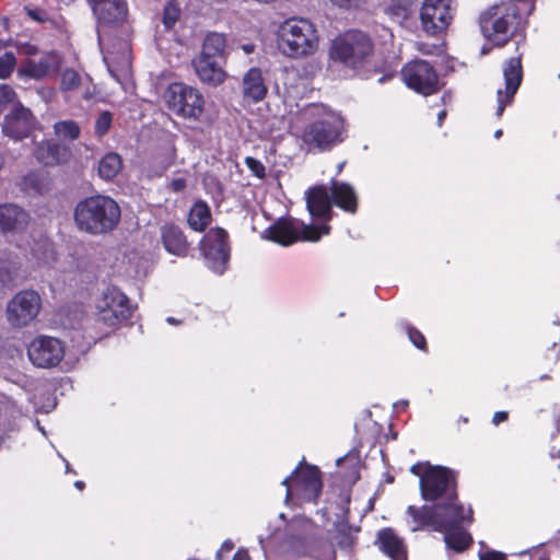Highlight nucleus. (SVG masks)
<instances>
[{
	"label": "nucleus",
	"mask_w": 560,
	"mask_h": 560,
	"mask_svg": "<svg viewBox=\"0 0 560 560\" xmlns=\"http://www.w3.org/2000/svg\"><path fill=\"white\" fill-rule=\"evenodd\" d=\"M200 246L208 267L222 273L230 257L226 232L221 228L211 229L205 235Z\"/></svg>",
	"instance_id": "4468645a"
},
{
	"label": "nucleus",
	"mask_w": 560,
	"mask_h": 560,
	"mask_svg": "<svg viewBox=\"0 0 560 560\" xmlns=\"http://www.w3.org/2000/svg\"><path fill=\"white\" fill-rule=\"evenodd\" d=\"M508 419V412L506 411H498L493 416V423L498 425L499 423L505 421Z\"/></svg>",
	"instance_id": "3c124183"
},
{
	"label": "nucleus",
	"mask_w": 560,
	"mask_h": 560,
	"mask_svg": "<svg viewBox=\"0 0 560 560\" xmlns=\"http://www.w3.org/2000/svg\"><path fill=\"white\" fill-rule=\"evenodd\" d=\"M330 228L326 224L320 226L306 225L295 219H281L270 226L265 235L283 246L291 245L298 241L317 242L323 235H327Z\"/></svg>",
	"instance_id": "1a4fd4ad"
},
{
	"label": "nucleus",
	"mask_w": 560,
	"mask_h": 560,
	"mask_svg": "<svg viewBox=\"0 0 560 560\" xmlns=\"http://www.w3.org/2000/svg\"><path fill=\"white\" fill-rule=\"evenodd\" d=\"M180 15V8L179 4L175 0H170L165 4L164 12H163V24L165 28L170 30L172 28Z\"/></svg>",
	"instance_id": "e433bc0d"
},
{
	"label": "nucleus",
	"mask_w": 560,
	"mask_h": 560,
	"mask_svg": "<svg viewBox=\"0 0 560 560\" xmlns=\"http://www.w3.org/2000/svg\"><path fill=\"white\" fill-rule=\"evenodd\" d=\"M277 45L287 57H308L319 48V34L311 21L291 18L280 24L277 31Z\"/></svg>",
	"instance_id": "7ed1b4c3"
},
{
	"label": "nucleus",
	"mask_w": 560,
	"mask_h": 560,
	"mask_svg": "<svg viewBox=\"0 0 560 560\" xmlns=\"http://www.w3.org/2000/svg\"><path fill=\"white\" fill-rule=\"evenodd\" d=\"M36 160L47 166H55L66 163L70 158V151L67 147L57 144L51 140L39 142L35 149Z\"/></svg>",
	"instance_id": "393cba45"
},
{
	"label": "nucleus",
	"mask_w": 560,
	"mask_h": 560,
	"mask_svg": "<svg viewBox=\"0 0 560 560\" xmlns=\"http://www.w3.org/2000/svg\"><path fill=\"white\" fill-rule=\"evenodd\" d=\"M445 116H446V112L445 110H442V112L439 113V115H438V122H439L440 126L442 125V121L445 118Z\"/></svg>",
	"instance_id": "6e6d98bb"
},
{
	"label": "nucleus",
	"mask_w": 560,
	"mask_h": 560,
	"mask_svg": "<svg viewBox=\"0 0 560 560\" xmlns=\"http://www.w3.org/2000/svg\"><path fill=\"white\" fill-rule=\"evenodd\" d=\"M307 210L314 218L329 219L331 199L325 186H315L306 191Z\"/></svg>",
	"instance_id": "a878e982"
},
{
	"label": "nucleus",
	"mask_w": 560,
	"mask_h": 560,
	"mask_svg": "<svg viewBox=\"0 0 560 560\" xmlns=\"http://www.w3.org/2000/svg\"><path fill=\"white\" fill-rule=\"evenodd\" d=\"M420 50H421L423 54H430V52H431L430 50H427V49H423V48H420Z\"/></svg>",
	"instance_id": "052dcab7"
},
{
	"label": "nucleus",
	"mask_w": 560,
	"mask_h": 560,
	"mask_svg": "<svg viewBox=\"0 0 560 560\" xmlns=\"http://www.w3.org/2000/svg\"><path fill=\"white\" fill-rule=\"evenodd\" d=\"M35 125L36 119L32 112L22 104H18L4 116L2 132L13 140H21L30 136Z\"/></svg>",
	"instance_id": "a211bd4d"
},
{
	"label": "nucleus",
	"mask_w": 560,
	"mask_h": 560,
	"mask_svg": "<svg viewBox=\"0 0 560 560\" xmlns=\"http://www.w3.org/2000/svg\"><path fill=\"white\" fill-rule=\"evenodd\" d=\"M241 90L245 103L255 104L261 102L268 92L261 69L257 67L248 69L242 78Z\"/></svg>",
	"instance_id": "4be33fe9"
},
{
	"label": "nucleus",
	"mask_w": 560,
	"mask_h": 560,
	"mask_svg": "<svg viewBox=\"0 0 560 560\" xmlns=\"http://www.w3.org/2000/svg\"><path fill=\"white\" fill-rule=\"evenodd\" d=\"M26 354L34 366L52 369L65 358L66 347L58 338L37 336L27 345Z\"/></svg>",
	"instance_id": "9d476101"
},
{
	"label": "nucleus",
	"mask_w": 560,
	"mask_h": 560,
	"mask_svg": "<svg viewBox=\"0 0 560 560\" xmlns=\"http://www.w3.org/2000/svg\"><path fill=\"white\" fill-rule=\"evenodd\" d=\"M186 183L184 179H175L172 182L171 186L175 191H179L185 187Z\"/></svg>",
	"instance_id": "603ef678"
},
{
	"label": "nucleus",
	"mask_w": 560,
	"mask_h": 560,
	"mask_svg": "<svg viewBox=\"0 0 560 560\" xmlns=\"http://www.w3.org/2000/svg\"><path fill=\"white\" fill-rule=\"evenodd\" d=\"M166 107L176 116L198 121L205 113V97L190 85L175 82L168 85L163 95Z\"/></svg>",
	"instance_id": "0eeeda50"
},
{
	"label": "nucleus",
	"mask_w": 560,
	"mask_h": 560,
	"mask_svg": "<svg viewBox=\"0 0 560 560\" xmlns=\"http://www.w3.org/2000/svg\"><path fill=\"white\" fill-rule=\"evenodd\" d=\"M411 472L420 477V489L424 500L434 501L445 497L447 503H443V505H458L453 489L454 476L451 470L419 463L411 467Z\"/></svg>",
	"instance_id": "39448f33"
},
{
	"label": "nucleus",
	"mask_w": 560,
	"mask_h": 560,
	"mask_svg": "<svg viewBox=\"0 0 560 560\" xmlns=\"http://www.w3.org/2000/svg\"><path fill=\"white\" fill-rule=\"evenodd\" d=\"M501 136H502V130H501V129H499V130H497V131L494 132V137H495L497 139H499Z\"/></svg>",
	"instance_id": "13d9d810"
},
{
	"label": "nucleus",
	"mask_w": 560,
	"mask_h": 560,
	"mask_svg": "<svg viewBox=\"0 0 560 560\" xmlns=\"http://www.w3.org/2000/svg\"><path fill=\"white\" fill-rule=\"evenodd\" d=\"M503 75L505 81V89L502 91L498 90V107L497 116L500 117L506 105L511 104L516 91L522 82V65L520 58H511L506 61L503 68Z\"/></svg>",
	"instance_id": "6ab92c4d"
},
{
	"label": "nucleus",
	"mask_w": 560,
	"mask_h": 560,
	"mask_svg": "<svg viewBox=\"0 0 560 560\" xmlns=\"http://www.w3.org/2000/svg\"><path fill=\"white\" fill-rule=\"evenodd\" d=\"M14 105L21 104L18 101V95L15 91L8 84H0V110L3 109L7 105Z\"/></svg>",
	"instance_id": "58836bf2"
},
{
	"label": "nucleus",
	"mask_w": 560,
	"mask_h": 560,
	"mask_svg": "<svg viewBox=\"0 0 560 560\" xmlns=\"http://www.w3.org/2000/svg\"><path fill=\"white\" fill-rule=\"evenodd\" d=\"M18 50L21 55L27 56V57H31V56H34L37 54V47L32 44H28V43L20 44L18 47Z\"/></svg>",
	"instance_id": "09e8293b"
},
{
	"label": "nucleus",
	"mask_w": 560,
	"mask_h": 560,
	"mask_svg": "<svg viewBox=\"0 0 560 560\" xmlns=\"http://www.w3.org/2000/svg\"><path fill=\"white\" fill-rule=\"evenodd\" d=\"M54 130L57 137L63 140H74L80 135V127L71 120L56 122Z\"/></svg>",
	"instance_id": "c9c22d12"
},
{
	"label": "nucleus",
	"mask_w": 560,
	"mask_h": 560,
	"mask_svg": "<svg viewBox=\"0 0 560 560\" xmlns=\"http://www.w3.org/2000/svg\"><path fill=\"white\" fill-rule=\"evenodd\" d=\"M451 510L457 511V508L454 504H436L432 509H416L415 506H409L407 512L412 517L415 523L412 530H418L424 526H432L435 530H442L443 528H445V526H447V523L445 522V516L448 514Z\"/></svg>",
	"instance_id": "aec40b11"
},
{
	"label": "nucleus",
	"mask_w": 560,
	"mask_h": 560,
	"mask_svg": "<svg viewBox=\"0 0 560 560\" xmlns=\"http://www.w3.org/2000/svg\"><path fill=\"white\" fill-rule=\"evenodd\" d=\"M38 178L35 174L28 175L23 179L22 186L24 189H34L35 191H40V187L38 186Z\"/></svg>",
	"instance_id": "49530a36"
},
{
	"label": "nucleus",
	"mask_w": 560,
	"mask_h": 560,
	"mask_svg": "<svg viewBox=\"0 0 560 560\" xmlns=\"http://www.w3.org/2000/svg\"><path fill=\"white\" fill-rule=\"evenodd\" d=\"M234 545L228 540L222 544L217 552V560H225L224 558L233 550Z\"/></svg>",
	"instance_id": "de8ad7c7"
},
{
	"label": "nucleus",
	"mask_w": 560,
	"mask_h": 560,
	"mask_svg": "<svg viewBox=\"0 0 560 560\" xmlns=\"http://www.w3.org/2000/svg\"><path fill=\"white\" fill-rule=\"evenodd\" d=\"M401 75L408 88L416 92L430 95L439 90V77L433 67L424 60H416L407 63Z\"/></svg>",
	"instance_id": "dca6fc26"
},
{
	"label": "nucleus",
	"mask_w": 560,
	"mask_h": 560,
	"mask_svg": "<svg viewBox=\"0 0 560 560\" xmlns=\"http://www.w3.org/2000/svg\"><path fill=\"white\" fill-rule=\"evenodd\" d=\"M304 116L310 121L301 133V140L308 151H327L345 140V120L337 112L325 105H312Z\"/></svg>",
	"instance_id": "f257e3e1"
},
{
	"label": "nucleus",
	"mask_w": 560,
	"mask_h": 560,
	"mask_svg": "<svg viewBox=\"0 0 560 560\" xmlns=\"http://www.w3.org/2000/svg\"><path fill=\"white\" fill-rule=\"evenodd\" d=\"M457 511H450L445 516L447 526L444 532V541L446 546L455 551H463L469 547L472 541L471 536L460 526L463 523L472 522V511L468 508L466 511L462 505H455Z\"/></svg>",
	"instance_id": "2eb2a0df"
},
{
	"label": "nucleus",
	"mask_w": 560,
	"mask_h": 560,
	"mask_svg": "<svg viewBox=\"0 0 560 560\" xmlns=\"http://www.w3.org/2000/svg\"><path fill=\"white\" fill-rule=\"evenodd\" d=\"M408 336H409V339L410 341L419 349H423L424 346H425V339L423 337V335L413 329V328H409L408 329Z\"/></svg>",
	"instance_id": "c03bdc74"
},
{
	"label": "nucleus",
	"mask_w": 560,
	"mask_h": 560,
	"mask_svg": "<svg viewBox=\"0 0 560 560\" xmlns=\"http://www.w3.org/2000/svg\"><path fill=\"white\" fill-rule=\"evenodd\" d=\"M188 224L196 232H202L211 222V211L203 201H197L188 213Z\"/></svg>",
	"instance_id": "7c9ffc66"
},
{
	"label": "nucleus",
	"mask_w": 560,
	"mask_h": 560,
	"mask_svg": "<svg viewBox=\"0 0 560 560\" xmlns=\"http://www.w3.org/2000/svg\"><path fill=\"white\" fill-rule=\"evenodd\" d=\"M377 540L380 549L392 560H407V549L404 541L390 528L381 530Z\"/></svg>",
	"instance_id": "c85d7f7f"
},
{
	"label": "nucleus",
	"mask_w": 560,
	"mask_h": 560,
	"mask_svg": "<svg viewBox=\"0 0 560 560\" xmlns=\"http://www.w3.org/2000/svg\"><path fill=\"white\" fill-rule=\"evenodd\" d=\"M226 49V38L220 33H209L202 44L199 56L218 58L223 57Z\"/></svg>",
	"instance_id": "2f4dec72"
},
{
	"label": "nucleus",
	"mask_w": 560,
	"mask_h": 560,
	"mask_svg": "<svg viewBox=\"0 0 560 560\" xmlns=\"http://www.w3.org/2000/svg\"><path fill=\"white\" fill-rule=\"evenodd\" d=\"M194 67L199 79L207 84L217 86L226 79L225 71L214 61V58L198 56L194 60Z\"/></svg>",
	"instance_id": "bb28decb"
},
{
	"label": "nucleus",
	"mask_w": 560,
	"mask_h": 560,
	"mask_svg": "<svg viewBox=\"0 0 560 560\" xmlns=\"http://www.w3.org/2000/svg\"><path fill=\"white\" fill-rule=\"evenodd\" d=\"M373 44L363 32L350 30L332 39L329 58L349 68H357L371 54Z\"/></svg>",
	"instance_id": "423d86ee"
},
{
	"label": "nucleus",
	"mask_w": 560,
	"mask_h": 560,
	"mask_svg": "<svg viewBox=\"0 0 560 560\" xmlns=\"http://www.w3.org/2000/svg\"><path fill=\"white\" fill-rule=\"evenodd\" d=\"M167 322H168V323H171V324H175V323H176V322H175V319H174V318H172V317H168V318H167Z\"/></svg>",
	"instance_id": "bf43d9fd"
},
{
	"label": "nucleus",
	"mask_w": 560,
	"mask_h": 560,
	"mask_svg": "<svg viewBox=\"0 0 560 560\" xmlns=\"http://www.w3.org/2000/svg\"><path fill=\"white\" fill-rule=\"evenodd\" d=\"M94 308L96 320L109 329L116 328L131 316L128 296L116 287H108L102 291L95 298Z\"/></svg>",
	"instance_id": "6e6552de"
},
{
	"label": "nucleus",
	"mask_w": 560,
	"mask_h": 560,
	"mask_svg": "<svg viewBox=\"0 0 560 560\" xmlns=\"http://www.w3.org/2000/svg\"><path fill=\"white\" fill-rule=\"evenodd\" d=\"M104 61L110 74L122 85L125 91L133 92L135 86L130 80L131 49L127 42H120L117 47L107 48Z\"/></svg>",
	"instance_id": "f3484780"
},
{
	"label": "nucleus",
	"mask_w": 560,
	"mask_h": 560,
	"mask_svg": "<svg viewBox=\"0 0 560 560\" xmlns=\"http://www.w3.org/2000/svg\"><path fill=\"white\" fill-rule=\"evenodd\" d=\"M42 299L32 290L16 293L7 305V319L14 327H25L39 313Z\"/></svg>",
	"instance_id": "ddd939ff"
},
{
	"label": "nucleus",
	"mask_w": 560,
	"mask_h": 560,
	"mask_svg": "<svg viewBox=\"0 0 560 560\" xmlns=\"http://www.w3.org/2000/svg\"><path fill=\"white\" fill-rule=\"evenodd\" d=\"M245 163L247 167L259 178L265 176V166L262 163L254 158H246Z\"/></svg>",
	"instance_id": "37998d69"
},
{
	"label": "nucleus",
	"mask_w": 560,
	"mask_h": 560,
	"mask_svg": "<svg viewBox=\"0 0 560 560\" xmlns=\"http://www.w3.org/2000/svg\"><path fill=\"white\" fill-rule=\"evenodd\" d=\"M415 0H388L385 12L395 22L401 24L412 12Z\"/></svg>",
	"instance_id": "72a5a7b5"
},
{
	"label": "nucleus",
	"mask_w": 560,
	"mask_h": 560,
	"mask_svg": "<svg viewBox=\"0 0 560 560\" xmlns=\"http://www.w3.org/2000/svg\"><path fill=\"white\" fill-rule=\"evenodd\" d=\"M73 215L80 231L91 235H103L117 228L121 211L113 198L96 195L78 202Z\"/></svg>",
	"instance_id": "f03ea898"
},
{
	"label": "nucleus",
	"mask_w": 560,
	"mask_h": 560,
	"mask_svg": "<svg viewBox=\"0 0 560 560\" xmlns=\"http://www.w3.org/2000/svg\"><path fill=\"white\" fill-rule=\"evenodd\" d=\"M112 121L113 116L109 112L101 113L95 121V133L100 137L106 135L112 126Z\"/></svg>",
	"instance_id": "ea45409f"
},
{
	"label": "nucleus",
	"mask_w": 560,
	"mask_h": 560,
	"mask_svg": "<svg viewBox=\"0 0 560 560\" xmlns=\"http://www.w3.org/2000/svg\"><path fill=\"white\" fill-rule=\"evenodd\" d=\"M282 483L287 487V501L293 495L304 501H314L322 490L319 470L308 465L298 467Z\"/></svg>",
	"instance_id": "9b49d317"
},
{
	"label": "nucleus",
	"mask_w": 560,
	"mask_h": 560,
	"mask_svg": "<svg viewBox=\"0 0 560 560\" xmlns=\"http://www.w3.org/2000/svg\"><path fill=\"white\" fill-rule=\"evenodd\" d=\"M479 560H505V556L498 551H486L480 553Z\"/></svg>",
	"instance_id": "8fccbe9b"
},
{
	"label": "nucleus",
	"mask_w": 560,
	"mask_h": 560,
	"mask_svg": "<svg viewBox=\"0 0 560 560\" xmlns=\"http://www.w3.org/2000/svg\"><path fill=\"white\" fill-rule=\"evenodd\" d=\"M334 202L348 212H355L357 210V196L353 188L339 182H332L330 187Z\"/></svg>",
	"instance_id": "c756f323"
},
{
	"label": "nucleus",
	"mask_w": 560,
	"mask_h": 560,
	"mask_svg": "<svg viewBox=\"0 0 560 560\" xmlns=\"http://www.w3.org/2000/svg\"><path fill=\"white\" fill-rule=\"evenodd\" d=\"M30 223L28 213L16 205L0 206V233L22 231Z\"/></svg>",
	"instance_id": "b1692460"
},
{
	"label": "nucleus",
	"mask_w": 560,
	"mask_h": 560,
	"mask_svg": "<svg viewBox=\"0 0 560 560\" xmlns=\"http://www.w3.org/2000/svg\"><path fill=\"white\" fill-rule=\"evenodd\" d=\"M75 488H78L79 490H83L84 488V482L83 481H77L74 483Z\"/></svg>",
	"instance_id": "4d7b16f0"
},
{
	"label": "nucleus",
	"mask_w": 560,
	"mask_h": 560,
	"mask_svg": "<svg viewBox=\"0 0 560 560\" xmlns=\"http://www.w3.org/2000/svg\"><path fill=\"white\" fill-rule=\"evenodd\" d=\"M59 57L55 54L46 55L38 61L27 59L19 68L18 75L21 78L40 80L56 71L59 67Z\"/></svg>",
	"instance_id": "5701e85b"
},
{
	"label": "nucleus",
	"mask_w": 560,
	"mask_h": 560,
	"mask_svg": "<svg viewBox=\"0 0 560 560\" xmlns=\"http://www.w3.org/2000/svg\"><path fill=\"white\" fill-rule=\"evenodd\" d=\"M164 248L172 255L183 257L188 252V242L184 232L174 224H165L161 229Z\"/></svg>",
	"instance_id": "cd10ccee"
},
{
	"label": "nucleus",
	"mask_w": 560,
	"mask_h": 560,
	"mask_svg": "<svg viewBox=\"0 0 560 560\" xmlns=\"http://www.w3.org/2000/svg\"><path fill=\"white\" fill-rule=\"evenodd\" d=\"M521 21L520 8L510 1L495 4L481 13L479 19L482 35L497 46H503L510 39Z\"/></svg>",
	"instance_id": "20e7f679"
},
{
	"label": "nucleus",
	"mask_w": 560,
	"mask_h": 560,
	"mask_svg": "<svg viewBox=\"0 0 560 560\" xmlns=\"http://www.w3.org/2000/svg\"><path fill=\"white\" fill-rule=\"evenodd\" d=\"M80 84L79 74L70 69H67L62 72L61 75V88L66 91L74 90Z\"/></svg>",
	"instance_id": "a19ab883"
},
{
	"label": "nucleus",
	"mask_w": 560,
	"mask_h": 560,
	"mask_svg": "<svg viewBox=\"0 0 560 560\" xmlns=\"http://www.w3.org/2000/svg\"><path fill=\"white\" fill-rule=\"evenodd\" d=\"M241 48H242V50L246 55H250L255 50V45H253V44H244V45L241 46Z\"/></svg>",
	"instance_id": "5fc2aeb1"
},
{
	"label": "nucleus",
	"mask_w": 560,
	"mask_h": 560,
	"mask_svg": "<svg viewBox=\"0 0 560 560\" xmlns=\"http://www.w3.org/2000/svg\"><path fill=\"white\" fill-rule=\"evenodd\" d=\"M122 170V160L119 154L109 152L98 162L97 171L101 178L110 180Z\"/></svg>",
	"instance_id": "473e14b6"
},
{
	"label": "nucleus",
	"mask_w": 560,
	"mask_h": 560,
	"mask_svg": "<svg viewBox=\"0 0 560 560\" xmlns=\"http://www.w3.org/2000/svg\"><path fill=\"white\" fill-rule=\"evenodd\" d=\"M97 22L102 26L116 25L126 20L125 0H88Z\"/></svg>",
	"instance_id": "412c9836"
},
{
	"label": "nucleus",
	"mask_w": 560,
	"mask_h": 560,
	"mask_svg": "<svg viewBox=\"0 0 560 560\" xmlns=\"http://www.w3.org/2000/svg\"><path fill=\"white\" fill-rule=\"evenodd\" d=\"M233 560H249V556L245 550H238L235 555Z\"/></svg>",
	"instance_id": "864d4df0"
},
{
	"label": "nucleus",
	"mask_w": 560,
	"mask_h": 560,
	"mask_svg": "<svg viewBox=\"0 0 560 560\" xmlns=\"http://www.w3.org/2000/svg\"><path fill=\"white\" fill-rule=\"evenodd\" d=\"M16 66L15 56L12 52H5L0 57V79H8Z\"/></svg>",
	"instance_id": "4c0bfd02"
},
{
	"label": "nucleus",
	"mask_w": 560,
	"mask_h": 560,
	"mask_svg": "<svg viewBox=\"0 0 560 560\" xmlns=\"http://www.w3.org/2000/svg\"><path fill=\"white\" fill-rule=\"evenodd\" d=\"M38 266L52 267L57 261V253L50 243H43L36 246L32 253Z\"/></svg>",
	"instance_id": "f704fd0d"
},
{
	"label": "nucleus",
	"mask_w": 560,
	"mask_h": 560,
	"mask_svg": "<svg viewBox=\"0 0 560 560\" xmlns=\"http://www.w3.org/2000/svg\"><path fill=\"white\" fill-rule=\"evenodd\" d=\"M312 527V523L310 520L305 518V517H296L294 518L291 523H290V528L291 529H298V528H301L305 532H307L310 528Z\"/></svg>",
	"instance_id": "a18cd8bd"
},
{
	"label": "nucleus",
	"mask_w": 560,
	"mask_h": 560,
	"mask_svg": "<svg viewBox=\"0 0 560 560\" xmlns=\"http://www.w3.org/2000/svg\"><path fill=\"white\" fill-rule=\"evenodd\" d=\"M331 4L343 10H359L366 4V0H329Z\"/></svg>",
	"instance_id": "79ce46f5"
},
{
	"label": "nucleus",
	"mask_w": 560,
	"mask_h": 560,
	"mask_svg": "<svg viewBox=\"0 0 560 560\" xmlns=\"http://www.w3.org/2000/svg\"><path fill=\"white\" fill-rule=\"evenodd\" d=\"M454 0H424L420 9V23L428 35H440L454 18Z\"/></svg>",
	"instance_id": "f8f14e48"
}]
</instances>
